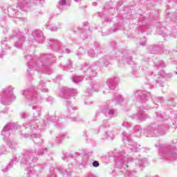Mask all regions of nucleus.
<instances>
[{
	"instance_id": "1",
	"label": "nucleus",
	"mask_w": 177,
	"mask_h": 177,
	"mask_svg": "<svg viewBox=\"0 0 177 177\" xmlns=\"http://www.w3.org/2000/svg\"><path fill=\"white\" fill-rule=\"evenodd\" d=\"M48 153V148L42 149L37 151L36 149H29L24 150L20 156L21 166L28 169V174H41L39 165H35L31 167V164L36 162L38 160V156H41Z\"/></svg>"
},
{
	"instance_id": "2",
	"label": "nucleus",
	"mask_w": 177,
	"mask_h": 177,
	"mask_svg": "<svg viewBox=\"0 0 177 177\" xmlns=\"http://www.w3.org/2000/svg\"><path fill=\"white\" fill-rule=\"evenodd\" d=\"M158 121H164V116L159 113H156V122L151 124L146 128L147 136H161L165 135V131L168 129V125L165 124H158Z\"/></svg>"
},
{
	"instance_id": "3",
	"label": "nucleus",
	"mask_w": 177,
	"mask_h": 177,
	"mask_svg": "<svg viewBox=\"0 0 177 177\" xmlns=\"http://www.w3.org/2000/svg\"><path fill=\"white\" fill-rule=\"evenodd\" d=\"M31 6V1L30 0H21L19 2L18 6L16 8L10 9L8 15L10 17H15L19 20H26V18H21V11L27 12V9Z\"/></svg>"
},
{
	"instance_id": "4",
	"label": "nucleus",
	"mask_w": 177,
	"mask_h": 177,
	"mask_svg": "<svg viewBox=\"0 0 177 177\" xmlns=\"http://www.w3.org/2000/svg\"><path fill=\"white\" fill-rule=\"evenodd\" d=\"M160 160L167 161H175L177 158L176 148L174 146H168L167 148L159 150Z\"/></svg>"
},
{
	"instance_id": "5",
	"label": "nucleus",
	"mask_w": 177,
	"mask_h": 177,
	"mask_svg": "<svg viewBox=\"0 0 177 177\" xmlns=\"http://www.w3.org/2000/svg\"><path fill=\"white\" fill-rule=\"evenodd\" d=\"M22 95L26 97L30 104H38V103H41V97L35 90L25 89Z\"/></svg>"
},
{
	"instance_id": "6",
	"label": "nucleus",
	"mask_w": 177,
	"mask_h": 177,
	"mask_svg": "<svg viewBox=\"0 0 177 177\" xmlns=\"http://www.w3.org/2000/svg\"><path fill=\"white\" fill-rule=\"evenodd\" d=\"M122 140L126 146H129V149L131 150V151H134L135 153H138L139 150H140V145L133 142L132 139H131V134L127 133L126 131H123L122 133Z\"/></svg>"
},
{
	"instance_id": "7",
	"label": "nucleus",
	"mask_w": 177,
	"mask_h": 177,
	"mask_svg": "<svg viewBox=\"0 0 177 177\" xmlns=\"http://www.w3.org/2000/svg\"><path fill=\"white\" fill-rule=\"evenodd\" d=\"M81 71L84 73V77L86 80H92L97 75V71L93 69V67L90 66L89 64L85 63L81 66Z\"/></svg>"
},
{
	"instance_id": "8",
	"label": "nucleus",
	"mask_w": 177,
	"mask_h": 177,
	"mask_svg": "<svg viewBox=\"0 0 177 177\" xmlns=\"http://www.w3.org/2000/svg\"><path fill=\"white\" fill-rule=\"evenodd\" d=\"M17 129V125L15 123H8L3 127L1 131V136L4 141L9 142L10 140V133L12 131H16Z\"/></svg>"
},
{
	"instance_id": "9",
	"label": "nucleus",
	"mask_w": 177,
	"mask_h": 177,
	"mask_svg": "<svg viewBox=\"0 0 177 177\" xmlns=\"http://www.w3.org/2000/svg\"><path fill=\"white\" fill-rule=\"evenodd\" d=\"M32 134H30V138L33 140L36 145H41L43 143L44 140L41 138V134L39 133V129H38V125L32 124L30 126Z\"/></svg>"
},
{
	"instance_id": "10",
	"label": "nucleus",
	"mask_w": 177,
	"mask_h": 177,
	"mask_svg": "<svg viewBox=\"0 0 177 177\" xmlns=\"http://www.w3.org/2000/svg\"><path fill=\"white\" fill-rule=\"evenodd\" d=\"M0 103H1V104H6L5 100H7L8 102H13V100L16 99V95H13V91L6 89L0 93Z\"/></svg>"
},
{
	"instance_id": "11",
	"label": "nucleus",
	"mask_w": 177,
	"mask_h": 177,
	"mask_svg": "<svg viewBox=\"0 0 177 177\" xmlns=\"http://www.w3.org/2000/svg\"><path fill=\"white\" fill-rule=\"evenodd\" d=\"M118 158L115 159V164L118 168H125V167H128V164L129 161H132V158H128L124 156L122 154L119 155Z\"/></svg>"
},
{
	"instance_id": "12",
	"label": "nucleus",
	"mask_w": 177,
	"mask_h": 177,
	"mask_svg": "<svg viewBox=\"0 0 177 177\" xmlns=\"http://www.w3.org/2000/svg\"><path fill=\"white\" fill-rule=\"evenodd\" d=\"M115 57H117L120 64H124V63L131 64V62H132V57L124 55L120 50L115 52Z\"/></svg>"
},
{
	"instance_id": "13",
	"label": "nucleus",
	"mask_w": 177,
	"mask_h": 177,
	"mask_svg": "<svg viewBox=\"0 0 177 177\" xmlns=\"http://www.w3.org/2000/svg\"><path fill=\"white\" fill-rule=\"evenodd\" d=\"M13 37H16V38L18 39V41L15 42V47L21 48V46H23V44H24L26 41V37L23 35V33L21 32H14Z\"/></svg>"
},
{
	"instance_id": "14",
	"label": "nucleus",
	"mask_w": 177,
	"mask_h": 177,
	"mask_svg": "<svg viewBox=\"0 0 177 177\" xmlns=\"http://www.w3.org/2000/svg\"><path fill=\"white\" fill-rule=\"evenodd\" d=\"M77 95V90L75 89H62L59 93V96L64 99H68L71 96Z\"/></svg>"
},
{
	"instance_id": "15",
	"label": "nucleus",
	"mask_w": 177,
	"mask_h": 177,
	"mask_svg": "<svg viewBox=\"0 0 177 177\" xmlns=\"http://www.w3.org/2000/svg\"><path fill=\"white\" fill-rule=\"evenodd\" d=\"M37 64V67H39V68L44 73H46L48 75H50L53 73L50 65H48L46 62L39 61Z\"/></svg>"
},
{
	"instance_id": "16",
	"label": "nucleus",
	"mask_w": 177,
	"mask_h": 177,
	"mask_svg": "<svg viewBox=\"0 0 177 177\" xmlns=\"http://www.w3.org/2000/svg\"><path fill=\"white\" fill-rule=\"evenodd\" d=\"M100 53H102V49L99 45H94L93 48L88 50V55L90 57H96Z\"/></svg>"
},
{
	"instance_id": "17",
	"label": "nucleus",
	"mask_w": 177,
	"mask_h": 177,
	"mask_svg": "<svg viewBox=\"0 0 177 177\" xmlns=\"http://www.w3.org/2000/svg\"><path fill=\"white\" fill-rule=\"evenodd\" d=\"M118 82H120V78L118 77L109 78L106 82L109 89H115L118 86Z\"/></svg>"
},
{
	"instance_id": "18",
	"label": "nucleus",
	"mask_w": 177,
	"mask_h": 177,
	"mask_svg": "<svg viewBox=\"0 0 177 177\" xmlns=\"http://www.w3.org/2000/svg\"><path fill=\"white\" fill-rule=\"evenodd\" d=\"M110 60H111V57L109 55H105L100 59V60L98 61L99 64H97V66H99L100 67H107V66L110 64Z\"/></svg>"
},
{
	"instance_id": "19",
	"label": "nucleus",
	"mask_w": 177,
	"mask_h": 177,
	"mask_svg": "<svg viewBox=\"0 0 177 177\" xmlns=\"http://www.w3.org/2000/svg\"><path fill=\"white\" fill-rule=\"evenodd\" d=\"M138 93V100L142 103H145V102L147 100V97H149V95H150L146 90H140Z\"/></svg>"
},
{
	"instance_id": "20",
	"label": "nucleus",
	"mask_w": 177,
	"mask_h": 177,
	"mask_svg": "<svg viewBox=\"0 0 177 177\" xmlns=\"http://www.w3.org/2000/svg\"><path fill=\"white\" fill-rule=\"evenodd\" d=\"M33 37L35 41L37 42H42L44 41V33L39 30H35L32 32Z\"/></svg>"
},
{
	"instance_id": "21",
	"label": "nucleus",
	"mask_w": 177,
	"mask_h": 177,
	"mask_svg": "<svg viewBox=\"0 0 177 177\" xmlns=\"http://www.w3.org/2000/svg\"><path fill=\"white\" fill-rule=\"evenodd\" d=\"M33 111V119L35 121H38L41 118V108L37 106L32 107Z\"/></svg>"
},
{
	"instance_id": "22",
	"label": "nucleus",
	"mask_w": 177,
	"mask_h": 177,
	"mask_svg": "<svg viewBox=\"0 0 177 177\" xmlns=\"http://www.w3.org/2000/svg\"><path fill=\"white\" fill-rule=\"evenodd\" d=\"M19 162V160H17V158L16 156L13 157L12 160H10L9 165H8L6 167V169H3L2 171L3 172H6L8 171V169H10V168H13V165H16Z\"/></svg>"
},
{
	"instance_id": "23",
	"label": "nucleus",
	"mask_w": 177,
	"mask_h": 177,
	"mask_svg": "<svg viewBox=\"0 0 177 177\" xmlns=\"http://www.w3.org/2000/svg\"><path fill=\"white\" fill-rule=\"evenodd\" d=\"M145 110H146V109L143 106H140L139 110H138V118L140 121H145L147 118L145 115Z\"/></svg>"
},
{
	"instance_id": "24",
	"label": "nucleus",
	"mask_w": 177,
	"mask_h": 177,
	"mask_svg": "<svg viewBox=\"0 0 177 177\" xmlns=\"http://www.w3.org/2000/svg\"><path fill=\"white\" fill-rule=\"evenodd\" d=\"M104 112L106 117H115L117 115V111L113 109L106 108Z\"/></svg>"
},
{
	"instance_id": "25",
	"label": "nucleus",
	"mask_w": 177,
	"mask_h": 177,
	"mask_svg": "<svg viewBox=\"0 0 177 177\" xmlns=\"http://www.w3.org/2000/svg\"><path fill=\"white\" fill-rule=\"evenodd\" d=\"M145 164H147V159L146 158H140V159H137L136 160V165L141 168V169H143V167Z\"/></svg>"
},
{
	"instance_id": "26",
	"label": "nucleus",
	"mask_w": 177,
	"mask_h": 177,
	"mask_svg": "<svg viewBox=\"0 0 177 177\" xmlns=\"http://www.w3.org/2000/svg\"><path fill=\"white\" fill-rule=\"evenodd\" d=\"M148 50L151 55H158V50H160V47L158 46H149L148 47Z\"/></svg>"
},
{
	"instance_id": "27",
	"label": "nucleus",
	"mask_w": 177,
	"mask_h": 177,
	"mask_svg": "<svg viewBox=\"0 0 177 177\" xmlns=\"http://www.w3.org/2000/svg\"><path fill=\"white\" fill-rule=\"evenodd\" d=\"M59 171L61 172L63 177H70V175H71V171L64 170L63 167H59Z\"/></svg>"
},
{
	"instance_id": "28",
	"label": "nucleus",
	"mask_w": 177,
	"mask_h": 177,
	"mask_svg": "<svg viewBox=\"0 0 177 177\" xmlns=\"http://www.w3.org/2000/svg\"><path fill=\"white\" fill-rule=\"evenodd\" d=\"M6 143H7L8 146H9V147H10L11 149H16V147L17 146V142H16L15 140H12L10 139Z\"/></svg>"
},
{
	"instance_id": "29",
	"label": "nucleus",
	"mask_w": 177,
	"mask_h": 177,
	"mask_svg": "<svg viewBox=\"0 0 177 177\" xmlns=\"http://www.w3.org/2000/svg\"><path fill=\"white\" fill-rule=\"evenodd\" d=\"M71 80L75 84H80V82H82V76H73Z\"/></svg>"
},
{
	"instance_id": "30",
	"label": "nucleus",
	"mask_w": 177,
	"mask_h": 177,
	"mask_svg": "<svg viewBox=\"0 0 177 177\" xmlns=\"http://www.w3.org/2000/svg\"><path fill=\"white\" fill-rule=\"evenodd\" d=\"M82 32L84 35V38H88V37H89V34L91 32L89 30H86L85 28L78 29V34H81Z\"/></svg>"
},
{
	"instance_id": "31",
	"label": "nucleus",
	"mask_w": 177,
	"mask_h": 177,
	"mask_svg": "<svg viewBox=\"0 0 177 177\" xmlns=\"http://www.w3.org/2000/svg\"><path fill=\"white\" fill-rule=\"evenodd\" d=\"M64 140V134L59 133L55 138L56 143H62Z\"/></svg>"
},
{
	"instance_id": "32",
	"label": "nucleus",
	"mask_w": 177,
	"mask_h": 177,
	"mask_svg": "<svg viewBox=\"0 0 177 177\" xmlns=\"http://www.w3.org/2000/svg\"><path fill=\"white\" fill-rule=\"evenodd\" d=\"M113 102L117 104V103H122L124 102V97H122V95H117L114 100Z\"/></svg>"
},
{
	"instance_id": "33",
	"label": "nucleus",
	"mask_w": 177,
	"mask_h": 177,
	"mask_svg": "<svg viewBox=\"0 0 177 177\" xmlns=\"http://www.w3.org/2000/svg\"><path fill=\"white\" fill-rule=\"evenodd\" d=\"M46 28L48 30H50V31H57V27L50 24L49 22L46 24Z\"/></svg>"
},
{
	"instance_id": "34",
	"label": "nucleus",
	"mask_w": 177,
	"mask_h": 177,
	"mask_svg": "<svg viewBox=\"0 0 177 177\" xmlns=\"http://www.w3.org/2000/svg\"><path fill=\"white\" fill-rule=\"evenodd\" d=\"M66 106L69 112L73 111V110H77V107L71 106V103L69 101H66Z\"/></svg>"
},
{
	"instance_id": "35",
	"label": "nucleus",
	"mask_w": 177,
	"mask_h": 177,
	"mask_svg": "<svg viewBox=\"0 0 177 177\" xmlns=\"http://www.w3.org/2000/svg\"><path fill=\"white\" fill-rule=\"evenodd\" d=\"M71 67H73V62L71 60H68V62L66 63V66H63V70H70L71 69Z\"/></svg>"
},
{
	"instance_id": "36",
	"label": "nucleus",
	"mask_w": 177,
	"mask_h": 177,
	"mask_svg": "<svg viewBox=\"0 0 177 177\" xmlns=\"http://www.w3.org/2000/svg\"><path fill=\"white\" fill-rule=\"evenodd\" d=\"M84 53H85V50L82 48H79L78 50V53L76 54L77 56L79 57V59H81V57H82V56H84Z\"/></svg>"
},
{
	"instance_id": "37",
	"label": "nucleus",
	"mask_w": 177,
	"mask_h": 177,
	"mask_svg": "<svg viewBox=\"0 0 177 177\" xmlns=\"http://www.w3.org/2000/svg\"><path fill=\"white\" fill-rule=\"evenodd\" d=\"M67 5V0H59L58 2V8H63V6H66Z\"/></svg>"
},
{
	"instance_id": "38",
	"label": "nucleus",
	"mask_w": 177,
	"mask_h": 177,
	"mask_svg": "<svg viewBox=\"0 0 177 177\" xmlns=\"http://www.w3.org/2000/svg\"><path fill=\"white\" fill-rule=\"evenodd\" d=\"M125 177H136L135 176V171H126L125 174H124Z\"/></svg>"
},
{
	"instance_id": "39",
	"label": "nucleus",
	"mask_w": 177,
	"mask_h": 177,
	"mask_svg": "<svg viewBox=\"0 0 177 177\" xmlns=\"http://www.w3.org/2000/svg\"><path fill=\"white\" fill-rule=\"evenodd\" d=\"M157 66L158 68H162L165 67V63L162 61H159L157 63Z\"/></svg>"
},
{
	"instance_id": "40",
	"label": "nucleus",
	"mask_w": 177,
	"mask_h": 177,
	"mask_svg": "<svg viewBox=\"0 0 177 177\" xmlns=\"http://www.w3.org/2000/svg\"><path fill=\"white\" fill-rule=\"evenodd\" d=\"M122 126L124 127L125 128H130V127H131L132 124L129 122L124 121L122 122Z\"/></svg>"
},
{
	"instance_id": "41",
	"label": "nucleus",
	"mask_w": 177,
	"mask_h": 177,
	"mask_svg": "<svg viewBox=\"0 0 177 177\" xmlns=\"http://www.w3.org/2000/svg\"><path fill=\"white\" fill-rule=\"evenodd\" d=\"M73 158V155L66 153L64 157V161H68V158Z\"/></svg>"
},
{
	"instance_id": "42",
	"label": "nucleus",
	"mask_w": 177,
	"mask_h": 177,
	"mask_svg": "<svg viewBox=\"0 0 177 177\" xmlns=\"http://www.w3.org/2000/svg\"><path fill=\"white\" fill-rule=\"evenodd\" d=\"M135 129H136V132H138L140 135V133H142V127H140V126H136Z\"/></svg>"
},
{
	"instance_id": "43",
	"label": "nucleus",
	"mask_w": 177,
	"mask_h": 177,
	"mask_svg": "<svg viewBox=\"0 0 177 177\" xmlns=\"http://www.w3.org/2000/svg\"><path fill=\"white\" fill-rule=\"evenodd\" d=\"M156 88H164V84L159 83L158 80H156Z\"/></svg>"
},
{
	"instance_id": "44",
	"label": "nucleus",
	"mask_w": 177,
	"mask_h": 177,
	"mask_svg": "<svg viewBox=\"0 0 177 177\" xmlns=\"http://www.w3.org/2000/svg\"><path fill=\"white\" fill-rule=\"evenodd\" d=\"M93 92H97V90H93V89L87 90V93H88V95H87V96H91L92 95V93H93Z\"/></svg>"
},
{
	"instance_id": "45",
	"label": "nucleus",
	"mask_w": 177,
	"mask_h": 177,
	"mask_svg": "<svg viewBox=\"0 0 177 177\" xmlns=\"http://www.w3.org/2000/svg\"><path fill=\"white\" fill-rule=\"evenodd\" d=\"M99 161L95 160L93 162V167H94V168H97V167H99Z\"/></svg>"
},
{
	"instance_id": "46",
	"label": "nucleus",
	"mask_w": 177,
	"mask_h": 177,
	"mask_svg": "<svg viewBox=\"0 0 177 177\" xmlns=\"http://www.w3.org/2000/svg\"><path fill=\"white\" fill-rule=\"evenodd\" d=\"M49 44V45H55V44H57V40H56V39H50V42L48 43Z\"/></svg>"
},
{
	"instance_id": "47",
	"label": "nucleus",
	"mask_w": 177,
	"mask_h": 177,
	"mask_svg": "<svg viewBox=\"0 0 177 177\" xmlns=\"http://www.w3.org/2000/svg\"><path fill=\"white\" fill-rule=\"evenodd\" d=\"M164 102V98L159 97L156 99V103H162Z\"/></svg>"
},
{
	"instance_id": "48",
	"label": "nucleus",
	"mask_w": 177,
	"mask_h": 177,
	"mask_svg": "<svg viewBox=\"0 0 177 177\" xmlns=\"http://www.w3.org/2000/svg\"><path fill=\"white\" fill-rule=\"evenodd\" d=\"M109 23H111V19L109 18H106L103 21V24H107Z\"/></svg>"
},
{
	"instance_id": "49",
	"label": "nucleus",
	"mask_w": 177,
	"mask_h": 177,
	"mask_svg": "<svg viewBox=\"0 0 177 177\" xmlns=\"http://www.w3.org/2000/svg\"><path fill=\"white\" fill-rule=\"evenodd\" d=\"M158 77H165V73L162 71L158 72Z\"/></svg>"
},
{
	"instance_id": "50",
	"label": "nucleus",
	"mask_w": 177,
	"mask_h": 177,
	"mask_svg": "<svg viewBox=\"0 0 177 177\" xmlns=\"http://www.w3.org/2000/svg\"><path fill=\"white\" fill-rule=\"evenodd\" d=\"M102 125L103 127H104V128H106L108 125H109V122L107 120H104L102 122Z\"/></svg>"
},
{
	"instance_id": "51",
	"label": "nucleus",
	"mask_w": 177,
	"mask_h": 177,
	"mask_svg": "<svg viewBox=\"0 0 177 177\" xmlns=\"http://www.w3.org/2000/svg\"><path fill=\"white\" fill-rule=\"evenodd\" d=\"M28 116V115L27 113H21V117L22 118H27Z\"/></svg>"
},
{
	"instance_id": "52",
	"label": "nucleus",
	"mask_w": 177,
	"mask_h": 177,
	"mask_svg": "<svg viewBox=\"0 0 177 177\" xmlns=\"http://www.w3.org/2000/svg\"><path fill=\"white\" fill-rule=\"evenodd\" d=\"M38 166L39 167V171H40V172H41V171H44V168H45V165H38Z\"/></svg>"
},
{
	"instance_id": "53",
	"label": "nucleus",
	"mask_w": 177,
	"mask_h": 177,
	"mask_svg": "<svg viewBox=\"0 0 177 177\" xmlns=\"http://www.w3.org/2000/svg\"><path fill=\"white\" fill-rule=\"evenodd\" d=\"M5 151V147L3 145L0 146V153H3Z\"/></svg>"
},
{
	"instance_id": "54",
	"label": "nucleus",
	"mask_w": 177,
	"mask_h": 177,
	"mask_svg": "<svg viewBox=\"0 0 177 177\" xmlns=\"http://www.w3.org/2000/svg\"><path fill=\"white\" fill-rule=\"evenodd\" d=\"M26 59L27 62H30V60H32V57H31V55L26 56Z\"/></svg>"
},
{
	"instance_id": "55",
	"label": "nucleus",
	"mask_w": 177,
	"mask_h": 177,
	"mask_svg": "<svg viewBox=\"0 0 177 177\" xmlns=\"http://www.w3.org/2000/svg\"><path fill=\"white\" fill-rule=\"evenodd\" d=\"M72 121H74L75 122H78L82 121V120L80 119H78L77 118H72Z\"/></svg>"
},
{
	"instance_id": "56",
	"label": "nucleus",
	"mask_w": 177,
	"mask_h": 177,
	"mask_svg": "<svg viewBox=\"0 0 177 177\" xmlns=\"http://www.w3.org/2000/svg\"><path fill=\"white\" fill-rule=\"evenodd\" d=\"M21 136L23 138H30V134L21 133Z\"/></svg>"
},
{
	"instance_id": "57",
	"label": "nucleus",
	"mask_w": 177,
	"mask_h": 177,
	"mask_svg": "<svg viewBox=\"0 0 177 177\" xmlns=\"http://www.w3.org/2000/svg\"><path fill=\"white\" fill-rule=\"evenodd\" d=\"M156 77H157V76H153V75H151V76L149 77V80L151 82L153 81V80L154 78H156Z\"/></svg>"
},
{
	"instance_id": "58",
	"label": "nucleus",
	"mask_w": 177,
	"mask_h": 177,
	"mask_svg": "<svg viewBox=\"0 0 177 177\" xmlns=\"http://www.w3.org/2000/svg\"><path fill=\"white\" fill-rule=\"evenodd\" d=\"M104 135H105L104 139H108V138H109V133H107V131H105L104 132Z\"/></svg>"
},
{
	"instance_id": "59",
	"label": "nucleus",
	"mask_w": 177,
	"mask_h": 177,
	"mask_svg": "<svg viewBox=\"0 0 177 177\" xmlns=\"http://www.w3.org/2000/svg\"><path fill=\"white\" fill-rule=\"evenodd\" d=\"M97 87H98L97 84H93L91 88H92V89H95V88H97Z\"/></svg>"
},
{
	"instance_id": "60",
	"label": "nucleus",
	"mask_w": 177,
	"mask_h": 177,
	"mask_svg": "<svg viewBox=\"0 0 177 177\" xmlns=\"http://www.w3.org/2000/svg\"><path fill=\"white\" fill-rule=\"evenodd\" d=\"M55 171V169L53 168V167H51L50 169V174H52V175H53V172Z\"/></svg>"
},
{
	"instance_id": "61",
	"label": "nucleus",
	"mask_w": 177,
	"mask_h": 177,
	"mask_svg": "<svg viewBox=\"0 0 177 177\" xmlns=\"http://www.w3.org/2000/svg\"><path fill=\"white\" fill-rule=\"evenodd\" d=\"M65 50L67 54H70L71 53V51L68 48H65Z\"/></svg>"
},
{
	"instance_id": "62",
	"label": "nucleus",
	"mask_w": 177,
	"mask_h": 177,
	"mask_svg": "<svg viewBox=\"0 0 177 177\" xmlns=\"http://www.w3.org/2000/svg\"><path fill=\"white\" fill-rule=\"evenodd\" d=\"M140 45L145 46L146 45V40H145V41L140 42Z\"/></svg>"
},
{
	"instance_id": "63",
	"label": "nucleus",
	"mask_w": 177,
	"mask_h": 177,
	"mask_svg": "<svg viewBox=\"0 0 177 177\" xmlns=\"http://www.w3.org/2000/svg\"><path fill=\"white\" fill-rule=\"evenodd\" d=\"M39 84H40V85H44V84H45V82H44V80H41L39 82Z\"/></svg>"
},
{
	"instance_id": "64",
	"label": "nucleus",
	"mask_w": 177,
	"mask_h": 177,
	"mask_svg": "<svg viewBox=\"0 0 177 177\" xmlns=\"http://www.w3.org/2000/svg\"><path fill=\"white\" fill-rule=\"evenodd\" d=\"M57 80H62V76H57Z\"/></svg>"
}]
</instances>
